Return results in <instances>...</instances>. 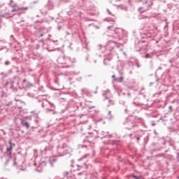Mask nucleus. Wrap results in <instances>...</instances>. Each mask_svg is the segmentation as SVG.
<instances>
[{"mask_svg": "<svg viewBox=\"0 0 179 179\" xmlns=\"http://www.w3.org/2000/svg\"><path fill=\"white\" fill-rule=\"evenodd\" d=\"M10 148H7V152H12L13 148L12 147V141H9Z\"/></svg>", "mask_w": 179, "mask_h": 179, "instance_id": "nucleus-1", "label": "nucleus"}, {"mask_svg": "<svg viewBox=\"0 0 179 179\" xmlns=\"http://www.w3.org/2000/svg\"><path fill=\"white\" fill-rule=\"evenodd\" d=\"M24 127H26V128H29L30 127V124H29V122H25L24 123H23Z\"/></svg>", "mask_w": 179, "mask_h": 179, "instance_id": "nucleus-2", "label": "nucleus"}, {"mask_svg": "<svg viewBox=\"0 0 179 179\" xmlns=\"http://www.w3.org/2000/svg\"><path fill=\"white\" fill-rule=\"evenodd\" d=\"M145 58H150V57H149V54H147V55H145Z\"/></svg>", "mask_w": 179, "mask_h": 179, "instance_id": "nucleus-3", "label": "nucleus"}, {"mask_svg": "<svg viewBox=\"0 0 179 179\" xmlns=\"http://www.w3.org/2000/svg\"><path fill=\"white\" fill-rule=\"evenodd\" d=\"M133 177H134V178L139 179V178H138L137 176H133Z\"/></svg>", "mask_w": 179, "mask_h": 179, "instance_id": "nucleus-4", "label": "nucleus"}, {"mask_svg": "<svg viewBox=\"0 0 179 179\" xmlns=\"http://www.w3.org/2000/svg\"><path fill=\"white\" fill-rule=\"evenodd\" d=\"M22 9H24L25 10H27L28 8L25 7V8H22Z\"/></svg>", "mask_w": 179, "mask_h": 179, "instance_id": "nucleus-5", "label": "nucleus"}, {"mask_svg": "<svg viewBox=\"0 0 179 179\" xmlns=\"http://www.w3.org/2000/svg\"><path fill=\"white\" fill-rule=\"evenodd\" d=\"M43 36H44L43 34H40V37H43Z\"/></svg>", "mask_w": 179, "mask_h": 179, "instance_id": "nucleus-6", "label": "nucleus"}, {"mask_svg": "<svg viewBox=\"0 0 179 179\" xmlns=\"http://www.w3.org/2000/svg\"><path fill=\"white\" fill-rule=\"evenodd\" d=\"M13 146H15V143H12V148H13Z\"/></svg>", "mask_w": 179, "mask_h": 179, "instance_id": "nucleus-7", "label": "nucleus"}, {"mask_svg": "<svg viewBox=\"0 0 179 179\" xmlns=\"http://www.w3.org/2000/svg\"><path fill=\"white\" fill-rule=\"evenodd\" d=\"M137 141H139V137H137Z\"/></svg>", "mask_w": 179, "mask_h": 179, "instance_id": "nucleus-8", "label": "nucleus"}, {"mask_svg": "<svg viewBox=\"0 0 179 179\" xmlns=\"http://www.w3.org/2000/svg\"><path fill=\"white\" fill-rule=\"evenodd\" d=\"M30 86H33V84H30Z\"/></svg>", "mask_w": 179, "mask_h": 179, "instance_id": "nucleus-9", "label": "nucleus"}, {"mask_svg": "<svg viewBox=\"0 0 179 179\" xmlns=\"http://www.w3.org/2000/svg\"><path fill=\"white\" fill-rule=\"evenodd\" d=\"M169 109H171V106H169Z\"/></svg>", "mask_w": 179, "mask_h": 179, "instance_id": "nucleus-10", "label": "nucleus"}, {"mask_svg": "<svg viewBox=\"0 0 179 179\" xmlns=\"http://www.w3.org/2000/svg\"><path fill=\"white\" fill-rule=\"evenodd\" d=\"M12 12H15V10H13Z\"/></svg>", "mask_w": 179, "mask_h": 179, "instance_id": "nucleus-11", "label": "nucleus"}, {"mask_svg": "<svg viewBox=\"0 0 179 179\" xmlns=\"http://www.w3.org/2000/svg\"><path fill=\"white\" fill-rule=\"evenodd\" d=\"M0 8H1V5H0Z\"/></svg>", "mask_w": 179, "mask_h": 179, "instance_id": "nucleus-12", "label": "nucleus"}]
</instances>
